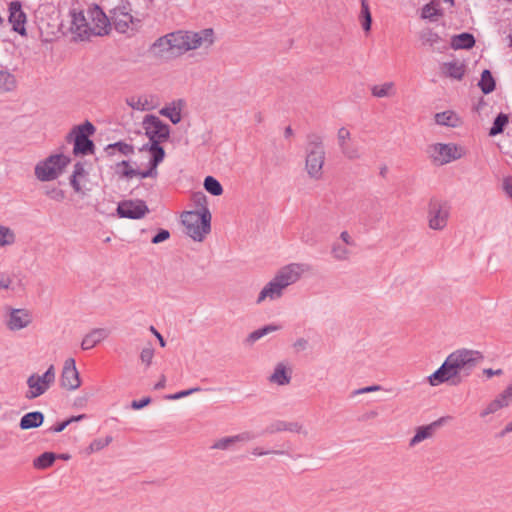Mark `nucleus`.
Instances as JSON below:
<instances>
[{
  "label": "nucleus",
  "mask_w": 512,
  "mask_h": 512,
  "mask_svg": "<svg viewBox=\"0 0 512 512\" xmlns=\"http://www.w3.org/2000/svg\"><path fill=\"white\" fill-rule=\"evenodd\" d=\"M482 359L483 355L479 351L458 349L449 354L441 366L427 377V380L431 386H438L448 381L457 385L462 381V377L471 374Z\"/></svg>",
  "instance_id": "1"
},
{
  "label": "nucleus",
  "mask_w": 512,
  "mask_h": 512,
  "mask_svg": "<svg viewBox=\"0 0 512 512\" xmlns=\"http://www.w3.org/2000/svg\"><path fill=\"white\" fill-rule=\"evenodd\" d=\"M181 219L185 233L194 241L201 242L211 231V213L208 208L204 212L185 211Z\"/></svg>",
  "instance_id": "2"
},
{
  "label": "nucleus",
  "mask_w": 512,
  "mask_h": 512,
  "mask_svg": "<svg viewBox=\"0 0 512 512\" xmlns=\"http://www.w3.org/2000/svg\"><path fill=\"white\" fill-rule=\"evenodd\" d=\"M59 31L63 35L71 33L74 40H86L91 36V24L83 10L71 8L68 13V20L61 21Z\"/></svg>",
  "instance_id": "3"
},
{
  "label": "nucleus",
  "mask_w": 512,
  "mask_h": 512,
  "mask_svg": "<svg viewBox=\"0 0 512 512\" xmlns=\"http://www.w3.org/2000/svg\"><path fill=\"white\" fill-rule=\"evenodd\" d=\"M71 159L64 154H54L40 161L35 166V175L38 180L46 182L58 178Z\"/></svg>",
  "instance_id": "4"
},
{
  "label": "nucleus",
  "mask_w": 512,
  "mask_h": 512,
  "mask_svg": "<svg viewBox=\"0 0 512 512\" xmlns=\"http://www.w3.org/2000/svg\"><path fill=\"white\" fill-rule=\"evenodd\" d=\"M143 128L145 135L151 140V143L161 144L170 138V126L163 122L154 114H147L143 119Z\"/></svg>",
  "instance_id": "5"
},
{
  "label": "nucleus",
  "mask_w": 512,
  "mask_h": 512,
  "mask_svg": "<svg viewBox=\"0 0 512 512\" xmlns=\"http://www.w3.org/2000/svg\"><path fill=\"white\" fill-rule=\"evenodd\" d=\"M55 381L54 366L51 365L41 376L32 374L27 379L29 391L26 393L27 399H34L44 394Z\"/></svg>",
  "instance_id": "6"
},
{
  "label": "nucleus",
  "mask_w": 512,
  "mask_h": 512,
  "mask_svg": "<svg viewBox=\"0 0 512 512\" xmlns=\"http://www.w3.org/2000/svg\"><path fill=\"white\" fill-rule=\"evenodd\" d=\"M449 214L450 206L446 201L432 198L428 208L429 227L433 230H443L447 226Z\"/></svg>",
  "instance_id": "7"
},
{
  "label": "nucleus",
  "mask_w": 512,
  "mask_h": 512,
  "mask_svg": "<svg viewBox=\"0 0 512 512\" xmlns=\"http://www.w3.org/2000/svg\"><path fill=\"white\" fill-rule=\"evenodd\" d=\"M131 11V4L128 1H121L118 6L110 11L113 25L119 33L127 32L130 24L140 23L139 19L131 15Z\"/></svg>",
  "instance_id": "8"
},
{
  "label": "nucleus",
  "mask_w": 512,
  "mask_h": 512,
  "mask_svg": "<svg viewBox=\"0 0 512 512\" xmlns=\"http://www.w3.org/2000/svg\"><path fill=\"white\" fill-rule=\"evenodd\" d=\"M116 212L119 218L139 220L149 213V208L144 200L129 199L120 201Z\"/></svg>",
  "instance_id": "9"
},
{
  "label": "nucleus",
  "mask_w": 512,
  "mask_h": 512,
  "mask_svg": "<svg viewBox=\"0 0 512 512\" xmlns=\"http://www.w3.org/2000/svg\"><path fill=\"white\" fill-rule=\"evenodd\" d=\"M429 154L438 165H444L461 158L458 147L455 144L437 143L429 147Z\"/></svg>",
  "instance_id": "10"
},
{
  "label": "nucleus",
  "mask_w": 512,
  "mask_h": 512,
  "mask_svg": "<svg viewBox=\"0 0 512 512\" xmlns=\"http://www.w3.org/2000/svg\"><path fill=\"white\" fill-rule=\"evenodd\" d=\"M88 16L91 20V36H104L109 34L111 23L107 15L98 5H94L88 9Z\"/></svg>",
  "instance_id": "11"
},
{
  "label": "nucleus",
  "mask_w": 512,
  "mask_h": 512,
  "mask_svg": "<svg viewBox=\"0 0 512 512\" xmlns=\"http://www.w3.org/2000/svg\"><path fill=\"white\" fill-rule=\"evenodd\" d=\"M60 382L61 386L68 390H76L80 387L81 380L74 358H68L65 360Z\"/></svg>",
  "instance_id": "12"
},
{
  "label": "nucleus",
  "mask_w": 512,
  "mask_h": 512,
  "mask_svg": "<svg viewBox=\"0 0 512 512\" xmlns=\"http://www.w3.org/2000/svg\"><path fill=\"white\" fill-rule=\"evenodd\" d=\"M214 31L212 28H206L199 32L184 31V40L187 51L197 49L203 44L210 46L214 42Z\"/></svg>",
  "instance_id": "13"
},
{
  "label": "nucleus",
  "mask_w": 512,
  "mask_h": 512,
  "mask_svg": "<svg viewBox=\"0 0 512 512\" xmlns=\"http://www.w3.org/2000/svg\"><path fill=\"white\" fill-rule=\"evenodd\" d=\"M26 14L22 10L20 1H12L9 4V22L12 24L13 31L19 33L21 36H26Z\"/></svg>",
  "instance_id": "14"
},
{
  "label": "nucleus",
  "mask_w": 512,
  "mask_h": 512,
  "mask_svg": "<svg viewBox=\"0 0 512 512\" xmlns=\"http://www.w3.org/2000/svg\"><path fill=\"white\" fill-rule=\"evenodd\" d=\"M325 160L324 150H307L306 170L311 178L320 179Z\"/></svg>",
  "instance_id": "15"
},
{
  "label": "nucleus",
  "mask_w": 512,
  "mask_h": 512,
  "mask_svg": "<svg viewBox=\"0 0 512 512\" xmlns=\"http://www.w3.org/2000/svg\"><path fill=\"white\" fill-rule=\"evenodd\" d=\"M257 437V435L252 431H244L237 435L223 437L221 439H218L213 443L211 446V449H217V450H230L232 449L233 445L238 442H248L251 440H254Z\"/></svg>",
  "instance_id": "16"
},
{
  "label": "nucleus",
  "mask_w": 512,
  "mask_h": 512,
  "mask_svg": "<svg viewBox=\"0 0 512 512\" xmlns=\"http://www.w3.org/2000/svg\"><path fill=\"white\" fill-rule=\"evenodd\" d=\"M301 276V265L292 263L283 267L276 275L275 279L282 285L283 289L297 282Z\"/></svg>",
  "instance_id": "17"
},
{
  "label": "nucleus",
  "mask_w": 512,
  "mask_h": 512,
  "mask_svg": "<svg viewBox=\"0 0 512 512\" xmlns=\"http://www.w3.org/2000/svg\"><path fill=\"white\" fill-rule=\"evenodd\" d=\"M419 38L423 45H429L433 51L443 53L447 50V42L431 28H426L420 32Z\"/></svg>",
  "instance_id": "18"
},
{
  "label": "nucleus",
  "mask_w": 512,
  "mask_h": 512,
  "mask_svg": "<svg viewBox=\"0 0 512 512\" xmlns=\"http://www.w3.org/2000/svg\"><path fill=\"white\" fill-rule=\"evenodd\" d=\"M32 322V316L26 309H11L7 326L11 331L21 330Z\"/></svg>",
  "instance_id": "19"
},
{
  "label": "nucleus",
  "mask_w": 512,
  "mask_h": 512,
  "mask_svg": "<svg viewBox=\"0 0 512 512\" xmlns=\"http://www.w3.org/2000/svg\"><path fill=\"white\" fill-rule=\"evenodd\" d=\"M109 336V331L105 328H95L87 333L81 342L83 350H90Z\"/></svg>",
  "instance_id": "20"
},
{
  "label": "nucleus",
  "mask_w": 512,
  "mask_h": 512,
  "mask_svg": "<svg viewBox=\"0 0 512 512\" xmlns=\"http://www.w3.org/2000/svg\"><path fill=\"white\" fill-rule=\"evenodd\" d=\"M45 416L41 411H32L24 414L19 422L21 430H29L40 427L44 422Z\"/></svg>",
  "instance_id": "21"
},
{
  "label": "nucleus",
  "mask_w": 512,
  "mask_h": 512,
  "mask_svg": "<svg viewBox=\"0 0 512 512\" xmlns=\"http://www.w3.org/2000/svg\"><path fill=\"white\" fill-rule=\"evenodd\" d=\"M282 291H283L282 285L279 284L275 278H273L260 291L258 298H257V303H261L266 298H269L271 300L278 299L282 296Z\"/></svg>",
  "instance_id": "22"
},
{
  "label": "nucleus",
  "mask_w": 512,
  "mask_h": 512,
  "mask_svg": "<svg viewBox=\"0 0 512 512\" xmlns=\"http://www.w3.org/2000/svg\"><path fill=\"white\" fill-rule=\"evenodd\" d=\"M71 141H73V154L75 156H86L93 154L95 151V144L90 138L74 137Z\"/></svg>",
  "instance_id": "23"
},
{
  "label": "nucleus",
  "mask_w": 512,
  "mask_h": 512,
  "mask_svg": "<svg viewBox=\"0 0 512 512\" xmlns=\"http://www.w3.org/2000/svg\"><path fill=\"white\" fill-rule=\"evenodd\" d=\"M475 37L469 32H462L460 34L453 35L451 38L450 45L454 50L460 49H471L475 46Z\"/></svg>",
  "instance_id": "24"
},
{
  "label": "nucleus",
  "mask_w": 512,
  "mask_h": 512,
  "mask_svg": "<svg viewBox=\"0 0 512 512\" xmlns=\"http://www.w3.org/2000/svg\"><path fill=\"white\" fill-rule=\"evenodd\" d=\"M96 131L95 126L88 120L84 123L75 126L71 132L67 135V141L71 142V139L74 137H84L90 138Z\"/></svg>",
  "instance_id": "25"
},
{
  "label": "nucleus",
  "mask_w": 512,
  "mask_h": 512,
  "mask_svg": "<svg viewBox=\"0 0 512 512\" xmlns=\"http://www.w3.org/2000/svg\"><path fill=\"white\" fill-rule=\"evenodd\" d=\"M446 76L461 80L465 75V64L457 61L446 62L442 66Z\"/></svg>",
  "instance_id": "26"
},
{
  "label": "nucleus",
  "mask_w": 512,
  "mask_h": 512,
  "mask_svg": "<svg viewBox=\"0 0 512 512\" xmlns=\"http://www.w3.org/2000/svg\"><path fill=\"white\" fill-rule=\"evenodd\" d=\"M104 150L108 156H113L115 151H118L124 156H131L134 154V146L121 140L108 144Z\"/></svg>",
  "instance_id": "27"
},
{
  "label": "nucleus",
  "mask_w": 512,
  "mask_h": 512,
  "mask_svg": "<svg viewBox=\"0 0 512 512\" xmlns=\"http://www.w3.org/2000/svg\"><path fill=\"white\" fill-rule=\"evenodd\" d=\"M478 86L486 95L492 93L495 90L496 82L490 70L484 69L482 71Z\"/></svg>",
  "instance_id": "28"
},
{
  "label": "nucleus",
  "mask_w": 512,
  "mask_h": 512,
  "mask_svg": "<svg viewBox=\"0 0 512 512\" xmlns=\"http://www.w3.org/2000/svg\"><path fill=\"white\" fill-rule=\"evenodd\" d=\"M509 123V116L500 112L494 119L492 126L489 129V136L494 137L502 134Z\"/></svg>",
  "instance_id": "29"
},
{
  "label": "nucleus",
  "mask_w": 512,
  "mask_h": 512,
  "mask_svg": "<svg viewBox=\"0 0 512 512\" xmlns=\"http://www.w3.org/2000/svg\"><path fill=\"white\" fill-rule=\"evenodd\" d=\"M168 37L171 39V46L173 54H183L187 52L186 43L184 40V31H176L168 33Z\"/></svg>",
  "instance_id": "30"
},
{
  "label": "nucleus",
  "mask_w": 512,
  "mask_h": 512,
  "mask_svg": "<svg viewBox=\"0 0 512 512\" xmlns=\"http://www.w3.org/2000/svg\"><path fill=\"white\" fill-rule=\"evenodd\" d=\"M271 382L277 383L278 385H286L290 383L291 376L289 375L285 365L283 363L277 364L273 374L269 377Z\"/></svg>",
  "instance_id": "31"
},
{
  "label": "nucleus",
  "mask_w": 512,
  "mask_h": 512,
  "mask_svg": "<svg viewBox=\"0 0 512 512\" xmlns=\"http://www.w3.org/2000/svg\"><path fill=\"white\" fill-rule=\"evenodd\" d=\"M443 10L439 8V1L432 0L422 8L421 16L424 19H429L431 21H435L436 17L442 16Z\"/></svg>",
  "instance_id": "32"
},
{
  "label": "nucleus",
  "mask_w": 512,
  "mask_h": 512,
  "mask_svg": "<svg viewBox=\"0 0 512 512\" xmlns=\"http://www.w3.org/2000/svg\"><path fill=\"white\" fill-rule=\"evenodd\" d=\"M56 459L57 454L54 452H44L34 459L33 466L36 469L44 470L51 467Z\"/></svg>",
  "instance_id": "33"
},
{
  "label": "nucleus",
  "mask_w": 512,
  "mask_h": 512,
  "mask_svg": "<svg viewBox=\"0 0 512 512\" xmlns=\"http://www.w3.org/2000/svg\"><path fill=\"white\" fill-rule=\"evenodd\" d=\"M152 51L155 55L163 56L166 52H171L173 54V49L171 46V39L168 37V34L158 38L151 47Z\"/></svg>",
  "instance_id": "34"
},
{
  "label": "nucleus",
  "mask_w": 512,
  "mask_h": 512,
  "mask_svg": "<svg viewBox=\"0 0 512 512\" xmlns=\"http://www.w3.org/2000/svg\"><path fill=\"white\" fill-rule=\"evenodd\" d=\"M279 329H281V326L280 325H276V324H268V325H265L253 332H251L246 341L250 344L256 342L257 340H259L260 338L264 337L265 335L271 333V332H275V331H278Z\"/></svg>",
  "instance_id": "35"
},
{
  "label": "nucleus",
  "mask_w": 512,
  "mask_h": 512,
  "mask_svg": "<svg viewBox=\"0 0 512 512\" xmlns=\"http://www.w3.org/2000/svg\"><path fill=\"white\" fill-rule=\"evenodd\" d=\"M16 87L15 76L7 70H0V91L9 92Z\"/></svg>",
  "instance_id": "36"
},
{
  "label": "nucleus",
  "mask_w": 512,
  "mask_h": 512,
  "mask_svg": "<svg viewBox=\"0 0 512 512\" xmlns=\"http://www.w3.org/2000/svg\"><path fill=\"white\" fill-rule=\"evenodd\" d=\"M359 20L361 22V26L365 32H369L371 30L372 25V16L370 12L369 4L366 0H361V10Z\"/></svg>",
  "instance_id": "37"
},
{
  "label": "nucleus",
  "mask_w": 512,
  "mask_h": 512,
  "mask_svg": "<svg viewBox=\"0 0 512 512\" xmlns=\"http://www.w3.org/2000/svg\"><path fill=\"white\" fill-rule=\"evenodd\" d=\"M458 118L452 111H443L435 114V122L438 125L455 127Z\"/></svg>",
  "instance_id": "38"
},
{
  "label": "nucleus",
  "mask_w": 512,
  "mask_h": 512,
  "mask_svg": "<svg viewBox=\"0 0 512 512\" xmlns=\"http://www.w3.org/2000/svg\"><path fill=\"white\" fill-rule=\"evenodd\" d=\"M203 186L204 189L213 196H220L223 193L221 183L213 176H206Z\"/></svg>",
  "instance_id": "39"
},
{
  "label": "nucleus",
  "mask_w": 512,
  "mask_h": 512,
  "mask_svg": "<svg viewBox=\"0 0 512 512\" xmlns=\"http://www.w3.org/2000/svg\"><path fill=\"white\" fill-rule=\"evenodd\" d=\"M433 433L434 430L430 424L418 427L416 429L415 435L410 440V446H415L423 440L431 437Z\"/></svg>",
  "instance_id": "40"
},
{
  "label": "nucleus",
  "mask_w": 512,
  "mask_h": 512,
  "mask_svg": "<svg viewBox=\"0 0 512 512\" xmlns=\"http://www.w3.org/2000/svg\"><path fill=\"white\" fill-rule=\"evenodd\" d=\"M84 175H86L84 164L82 162H76L74 165L73 173L70 177V185L75 192L81 191V186L77 178L83 177Z\"/></svg>",
  "instance_id": "41"
},
{
  "label": "nucleus",
  "mask_w": 512,
  "mask_h": 512,
  "mask_svg": "<svg viewBox=\"0 0 512 512\" xmlns=\"http://www.w3.org/2000/svg\"><path fill=\"white\" fill-rule=\"evenodd\" d=\"M160 115L169 118L173 124H178L181 121V108L175 106H165L160 109Z\"/></svg>",
  "instance_id": "42"
},
{
  "label": "nucleus",
  "mask_w": 512,
  "mask_h": 512,
  "mask_svg": "<svg viewBox=\"0 0 512 512\" xmlns=\"http://www.w3.org/2000/svg\"><path fill=\"white\" fill-rule=\"evenodd\" d=\"M151 148L152 151L150 152L151 156L149 162L159 165L165 158V150L161 144L157 143V141H155V143H151Z\"/></svg>",
  "instance_id": "43"
},
{
  "label": "nucleus",
  "mask_w": 512,
  "mask_h": 512,
  "mask_svg": "<svg viewBox=\"0 0 512 512\" xmlns=\"http://www.w3.org/2000/svg\"><path fill=\"white\" fill-rule=\"evenodd\" d=\"M394 87L392 82H386L382 85H374L371 88V93L374 97L383 98L391 95V91Z\"/></svg>",
  "instance_id": "44"
},
{
  "label": "nucleus",
  "mask_w": 512,
  "mask_h": 512,
  "mask_svg": "<svg viewBox=\"0 0 512 512\" xmlns=\"http://www.w3.org/2000/svg\"><path fill=\"white\" fill-rule=\"evenodd\" d=\"M112 440V436L109 435L106 436L105 438L94 439L88 447L89 453H94L102 450L103 448L108 446L112 442Z\"/></svg>",
  "instance_id": "45"
},
{
  "label": "nucleus",
  "mask_w": 512,
  "mask_h": 512,
  "mask_svg": "<svg viewBox=\"0 0 512 512\" xmlns=\"http://www.w3.org/2000/svg\"><path fill=\"white\" fill-rule=\"evenodd\" d=\"M117 175L120 178H124V179H131L135 176H139L142 179L149 177L146 170H138V169L117 171Z\"/></svg>",
  "instance_id": "46"
},
{
  "label": "nucleus",
  "mask_w": 512,
  "mask_h": 512,
  "mask_svg": "<svg viewBox=\"0 0 512 512\" xmlns=\"http://www.w3.org/2000/svg\"><path fill=\"white\" fill-rule=\"evenodd\" d=\"M14 240V233L8 227L0 225V246L12 244Z\"/></svg>",
  "instance_id": "47"
},
{
  "label": "nucleus",
  "mask_w": 512,
  "mask_h": 512,
  "mask_svg": "<svg viewBox=\"0 0 512 512\" xmlns=\"http://www.w3.org/2000/svg\"><path fill=\"white\" fill-rule=\"evenodd\" d=\"M331 253L336 260H345L348 257L349 251L345 246L339 243H334L332 245Z\"/></svg>",
  "instance_id": "48"
},
{
  "label": "nucleus",
  "mask_w": 512,
  "mask_h": 512,
  "mask_svg": "<svg viewBox=\"0 0 512 512\" xmlns=\"http://www.w3.org/2000/svg\"><path fill=\"white\" fill-rule=\"evenodd\" d=\"M201 390H202V388H200V387H193V388H190V389L181 390V391L176 392L174 394H168V395L165 396V399H167V400H178V399L187 397V396H189V395H191L193 393L199 392Z\"/></svg>",
  "instance_id": "49"
},
{
  "label": "nucleus",
  "mask_w": 512,
  "mask_h": 512,
  "mask_svg": "<svg viewBox=\"0 0 512 512\" xmlns=\"http://www.w3.org/2000/svg\"><path fill=\"white\" fill-rule=\"evenodd\" d=\"M286 431V421L283 420H276L272 423H270L264 430L263 433L266 434H274L277 432Z\"/></svg>",
  "instance_id": "50"
},
{
  "label": "nucleus",
  "mask_w": 512,
  "mask_h": 512,
  "mask_svg": "<svg viewBox=\"0 0 512 512\" xmlns=\"http://www.w3.org/2000/svg\"><path fill=\"white\" fill-rule=\"evenodd\" d=\"M308 148L307 150H324L322 138L317 134L308 135Z\"/></svg>",
  "instance_id": "51"
},
{
  "label": "nucleus",
  "mask_w": 512,
  "mask_h": 512,
  "mask_svg": "<svg viewBox=\"0 0 512 512\" xmlns=\"http://www.w3.org/2000/svg\"><path fill=\"white\" fill-rule=\"evenodd\" d=\"M497 401H500L502 407H507L509 402L512 400V383L509 384L506 389L500 393L496 398Z\"/></svg>",
  "instance_id": "52"
},
{
  "label": "nucleus",
  "mask_w": 512,
  "mask_h": 512,
  "mask_svg": "<svg viewBox=\"0 0 512 512\" xmlns=\"http://www.w3.org/2000/svg\"><path fill=\"white\" fill-rule=\"evenodd\" d=\"M193 201L195 206L199 207L197 212H204L207 207V198L203 192H196L193 194Z\"/></svg>",
  "instance_id": "53"
},
{
  "label": "nucleus",
  "mask_w": 512,
  "mask_h": 512,
  "mask_svg": "<svg viewBox=\"0 0 512 512\" xmlns=\"http://www.w3.org/2000/svg\"><path fill=\"white\" fill-rule=\"evenodd\" d=\"M501 408H503V407H502V404L500 403V401H497L496 399H494L480 413V417L484 418V417L488 416L489 414H493V413L497 412Z\"/></svg>",
  "instance_id": "54"
},
{
  "label": "nucleus",
  "mask_w": 512,
  "mask_h": 512,
  "mask_svg": "<svg viewBox=\"0 0 512 512\" xmlns=\"http://www.w3.org/2000/svg\"><path fill=\"white\" fill-rule=\"evenodd\" d=\"M170 238V232L167 229H158L157 233L152 237L151 243L159 244Z\"/></svg>",
  "instance_id": "55"
},
{
  "label": "nucleus",
  "mask_w": 512,
  "mask_h": 512,
  "mask_svg": "<svg viewBox=\"0 0 512 512\" xmlns=\"http://www.w3.org/2000/svg\"><path fill=\"white\" fill-rule=\"evenodd\" d=\"M341 152L348 158V159H358L360 157L359 151L356 147H352L349 145L343 146L341 148Z\"/></svg>",
  "instance_id": "56"
},
{
  "label": "nucleus",
  "mask_w": 512,
  "mask_h": 512,
  "mask_svg": "<svg viewBox=\"0 0 512 512\" xmlns=\"http://www.w3.org/2000/svg\"><path fill=\"white\" fill-rule=\"evenodd\" d=\"M350 136H351V134H350L349 130H347L345 127H341L338 130L337 138H338L340 149L343 146L347 145L346 140L350 139Z\"/></svg>",
  "instance_id": "57"
},
{
  "label": "nucleus",
  "mask_w": 512,
  "mask_h": 512,
  "mask_svg": "<svg viewBox=\"0 0 512 512\" xmlns=\"http://www.w3.org/2000/svg\"><path fill=\"white\" fill-rule=\"evenodd\" d=\"M154 356V350L152 348H144L140 353V359L143 363H146L148 366L151 364Z\"/></svg>",
  "instance_id": "58"
},
{
  "label": "nucleus",
  "mask_w": 512,
  "mask_h": 512,
  "mask_svg": "<svg viewBox=\"0 0 512 512\" xmlns=\"http://www.w3.org/2000/svg\"><path fill=\"white\" fill-rule=\"evenodd\" d=\"M151 401H152L151 397H144L139 400H133L131 402V408L134 410H140V409L146 407L147 405H149L151 403Z\"/></svg>",
  "instance_id": "59"
},
{
  "label": "nucleus",
  "mask_w": 512,
  "mask_h": 512,
  "mask_svg": "<svg viewBox=\"0 0 512 512\" xmlns=\"http://www.w3.org/2000/svg\"><path fill=\"white\" fill-rule=\"evenodd\" d=\"M381 389H382V387L380 385L366 386V387L354 390L352 392L351 396L354 397V396H357V395H360V394H364V393H370V392H374V391H379Z\"/></svg>",
  "instance_id": "60"
},
{
  "label": "nucleus",
  "mask_w": 512,
  "mask_h": 512,
  "mask_svg": "<svg viewBox=\"0 0 512 512\" xmlns=\"http://www.w3.org/2000/svg\"><path fill=\"white\" fill-rule=\"evenodd\" d=\"M46 194L53 200L56 201H62L65 198V193L63 190L59 188H53L51 190H48Z\"/></svg>",
  "instance_id": "61"
},
{
  "label": "nucleus",
  "mask_w": 512,
  "mask_h": 512,
  "mask_svg": "<svg viewBox=\"0 0 512 512\" xmlns=\"http://www.w3.org/2000/svg\"><path fill=\"white\" fill-rule=\"evenodd\" d=\"M301 239L305 244L310 245V246H314L317 243V240L312 231L303 232Z\"/></svg>",
  "instance_id": "62"
},
{
  "label": "nucleus",
  "mask_w": 512,
  "mask_h": 512,
  "mask_svg": "<svg viewBox=\"0 0 512 512\" xmlns=\"http://www.w3.org/2000/svg\"><path fill=\"white\" fill-rule=\"evenodd\" d=\"M284 453L285 452L281 451V450H263L259 447H256L252 450V454L255 456H264V455H268V454L282 455Z\"/></svg>",
  "instance_id": "63"
},
{
  "label": "nucleus",
  "mask_w": 512,
  "mask_h": 512,
  "mask_svg": "<svg viewBox=\"0 0 512 512\" xmlns=\"http://www.w3.org/2000/svg\"><path fill=\"white\" fill-rule=\"evenodd\" d=\"M503 189L505 193L512 199V178L506 177L503 180Z\"/></svg>",
  "instance_id": "64"
}]
</instances>
